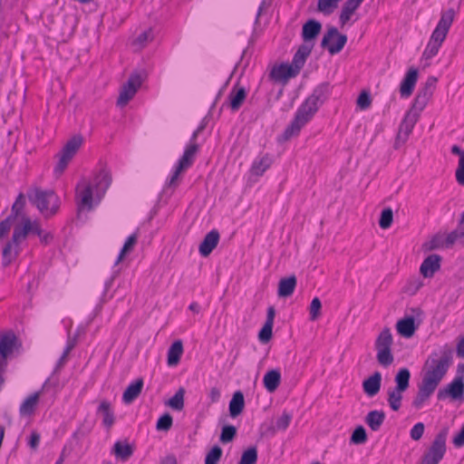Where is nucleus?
Masks as SVG:
<instances>
[{
    "instance_id": "31",
    "label": "nucleus",
    "mask_w": 464,
    "mask_h": 464,
    "mask_svg": "<svg viewBox=\"0 0 464 464\" xmlns=\"http://www.w3.org/2000/svg\"><path fill=\"white\" fill-rule=\"evenodd\" d=\"M436 389L433 387L420 382L419 385L418 392L415 398L412 401V406L416 410H420L422 408L423 404L430 399V397L433 394Z\"/></svg>"
},
{
    "instance_id": "35",
    "label": "nucleus",
    "mask_w": 464,
    "mask_h": 464,
    "mask_svg": "<svg viewBox=\"0 0 464 464\" xmlns=\"http://www.w3.org/2000/svg\"><path fill=\"white\" fill-rule=\"evenodd\" d=\"M281 382V372L278 369L268 371L263 378V383L267 392H275Z\"/></svg>"
},
{
    "instance_id": "62",
    "label": "nucleus",
    "mask_w": 464,
    "mask_h": 464,
    "mask_svg": "<svg viewBox=\"0 0 464 464\" xmlns=\"http://www.w3.org/2000/svg\"><path fill=\"white\" fill-rule=\"evenodd\" d=\"M199 150V146L197 144V143H193V144H188L186 148H185V150L183 152V155L184 156H187L189 160H191L192 161L195 160V157H196V154L197 152Z\"/></svg>"
},
{
    "instance_id": "57",
    "label": "nucleus",
    "mask_w": 464,
    "mask_h": 464,
    "mask_svg": "<svg viewBox=\"0 0 464 464\" xmlns=\"http://www.w3.org/2000/svg\"><path fill=\"white\" fill-rule=\"evenodd\" d=\"M425 426L422 422L416 423L410 431V436L413 440H419L423 436Z\"/></svg>"
},
{
    "instance_id": "60",
    "label": "nucleus",
    "mask_w": 464,
    "mask_h": 464,
    "mask_svg": "<svg viewBox=\"0 0 464 464\" xmlns=\"http://www.w3.org/2000/svg\"><path fill=\"white\" fill-rule=\"evenodd\" d=\"M455 177L459 185L464 186V157L459 159Z\"/></svg>"
},
{
    "instance_id": "22",
    "label": "nucleus",
    "mask_w": 464,
    "mask_h": 464,
    "mask_svg": "<svg viewBox=\"0 0 464 464\" xmlns=\"http://www.w3.org/2000/svg\"><path fill=\"white\" fill-rule=\"evenodd\" d=\"M96 413L102 415V425L107 430H110L113 426L116 418L112 410L111 403L109 401H102L97 408Z\"/></svg>"
},
{
    "instance_id": "8",
    "label": "nucleus",
    "mask_w": 464,
    "mask_h": 464,
    "mask_svg": "<svg viewBox=\"0 0 464 464\" xmlns=\"http://www.w3.org/2000/svg\"><path fill=\"white\" fill-rule=\"evenodd\" d=\"M347 43V36L340 34L334 26L328 27L321 41V47L326 49L330 54L339 53Z\"/></svg>"
},
{
    "instance_id": "53",
    "label": "nucleus",
    "mask_w": 464,
    "mask_h": 464,
    "mask_svg": "<svg viewBox=\"0 0 464 464\" xmlns=\"http://www.w3.org/2000/svg\"><path fill=\"white\" fill-rule=\"evenodd\" d=\"M24 205H25L24 195L23 193H20L17 196L14 203L12 206V209H11V214L10 215H13V217L16 218L21 214Z\"/></svg>"
},
{
    "instance_id": "51",
    "label": "nucleus",
    "mask_w": 464,
    "mask_h": 464,
    "mask_svg": "<svg viewBox=\"0 0 464 464\" xmlns=\"http://www.w3.org/2000/svg\"><path fill=\"white\" fill-rule=\"evenodd\" d=\"M367 440L366 430L362 426H358L353 431L351 442L354 444H363Z\"/></svg>"
},
{
    "instance_id": "42",
    "label": "nucleus",
    "mask_w": 464,
    "mask_h": 464,
    "mask_svg": "<svg viewBox=\"0 0 464 464\" xmlns=\"http://www.w3.org/2000/svg\"><path fill=\"white\" fill-rule=\"evenodd\" d=\"M341 0H318L317 11L324 15H330L338 6Z\"/></svg>"
},
{
    "instance_id": "20",
    "label": "nucleus",
    "mask_w": 464,
    "mask_h": 464,
    "mask_svg": "<svg viewBox=\"0 0 464 464\" xmlns=\"http://www.w3.org/2000/svg\"><path fill=\"white\" fill-rule=\"evenodd\" d=\"M298 74L296 70L291 64L281 63L278 66H274L271 70L269 76L275 82H286L290 78Z\"/></svg>"
},
{
    "instance_id": "46",
    "label": "nucleus",
    "mask_w": 464,
    "mask_h": 464,
    "mask_svg": "<svg viewBox=\"0 0 464 464\" xmlns=\"http://www.w3.org/2000/svg\"><path fill=\"white\" fill-rule=\"evenodd\" d=\"M257 461V450L256 447H250L242 453L241 459L237 464H256Z\"/></svg>"
},
{
    "instance_id": "15",
    "label": "nucleus",
    "mask_w": 464,
    "mask_h": 464,
    "mask_svg": "<svg viewBox=\"0 0 464 464\" xmlns=\"http://www.w3.org/2000/svg\"><path fill=\"white\" fill-rule=\"evenodd\" d=\"M29 233L41 236L43 230L37 222H32L29 218L23 217V225H17L14 228V241L24 240Z\"/></svg>"
},
{
    "instance_id": "55",
    "label": "nucleus",
    "mask_w": 464,
    "mask_h": 464,
    "mask_svg": "<svg viewBox=\"0 0 464 464\" xmlns=\"http://www.w3.org/2000/svg\"><path fill=\"white\" fill-rule=\"evenodd\" d=\"M273 334V325L265 324L258 333V339L262 343H268Z\"/></svg>"
},
{
    "instance_id": "52",
    "label": "nucleus",
    "mask_w": 464,
    "mask_h": 464,
    "mask_svg": "<svg viewBox=\"0 0 464 464\" xmlns=\"http://www.w3.org/2000/svg\"><path fill=\"white\" fill-rule=\"evenodd\" d=\"M92 430V424L87 422V420H84L82 423L80 424V426L77 428V430L73 432L72 437L74 439H82L86 436H88Z\"/></svg>"
},
{
    "instance_id": "24",
    "label": "nucleus",
    "mask_w": 464,
    "mask_h": 464,
    "mask_svg": "<svg viewBox=\"0 0 464 464\" xmlns=\"http://www.w3.org/2000/svg\"><path fill=\"white\" fill-rule=\"evenodd\" d=\"M364 0H346L341 9L339 23L344 26L351 19L353 13L360 7Z\"/></svg>"
},
{
    "instance_id": "30",
    "label": "nucleus",
    "mask_w": 464,
    "mask_h": 464,
    "mask_svg": "<svg viewBox=\"0 0 464 464\" xmlns=\"http://www.w3.org/2000/svg\"><path fill=\"white\" fill-rule=\"evenodd\" d=\"M17 338L13 332L5 333L0 339V355L5 359L14 351Z\"/></svg>"
},
{
    "instance_id": "34",
    "label": "nucleus",
    "mask_w": 464,
    "mask_h": 464,
    "mask_svg": "<svg viewBox=\"0 0 464 464\" xmlns=\"http://www.w3.org/2000/svg\"><path fill=\"white\" fill-rule=\"evenodd\" d=\"M385 412L382 410L371 411L365 417V423L372 431H378L385 420Z\"/></svg>"
},
{
    "instance_id": "61",
    "label": "nucleus",
    "mask_w": 464,
    "mask_h": 464,
    "mask_svg": "<svg viewBox=\"0 0 464 464\" xmlns=\"http://www.w3.org/2000/svg\"><path fill=\"white\" fill-rule=\"evenodd\" d=\"M425 246L428 250H434L440 247H444V240L440 236L437 235L434 236Z\"/></svg>"
},
{
    "instance_id": "4",
    "label": "nucleus",
    "mask_w": 464,
    "mask_h": 464,
    "mask_svg": "<svg viewBox=\"0 0 464 464\" xmlns=\"http://www.w3.org/2000/svg\"><path fill=\"white\" fill-rule=\"evenodd\" d=\"M29 201L45 217L54 215L59 208V198L53 190L34 188L28 191Z\"/></svg>"
},
{
    "instance_id": "49",
    "label": "nucleus",
    "mask_w": 464,
    "mask_h": 464,
    "mask_svg": "<svg viewBox=\"0 0 464 464\" xmlns=\"http://www.w3.org/2000/svg\"><path fill=\"white\" fill-rule=\"evenodd\" d=\"M172 416L169 413L166 412L163 415H161L157 420L156 429L158 430L168 431L172 427Z\"/></svg>"
},
{
    "instance_id": "50",
    "label": "nucleus",
    "mask_w": 464,
    "mask_h": 464,
    "mask_svg": "<svg viewBox=\"0 0 464 464\" xmlns=\"http://www.w3.org/2000/svg\"><path fill=\"white\" fill-rule=\"evenodd\" d=\"M440 46H441L440 44H438L436 42L429 40V42L425 47V50L422 53V57L425 60H430V59L433 58L439 53Z\"/></svg>"
},
{
    "instance_id": "44",
    "label": "nucleus",
    "mask_w": 464,
    "mask_h": 464,
    "mask_svg": "<svg viewBox=\"0 0 464 464\" xmlns=\"http://www.w3.org/2000/svg\"><path fill=\"white\" fill-rule=\"evenodd\" d=\"M459 239H461L464 243V227L462 228L458 227L447 235L444 240V247H451Z\"/></svg>"
},
{
    "instance_id": "39",
    "label": "nucleus",
    "mask_w": 464,
    "mask_h": 464,
    "mask_svg": "<svg viewBox=\"0 0 464 464\" xmlns=\"http://www.w3.org/2000/svg\"><path fill=\"white\" fill-rule=\"evenodd\" d=\"M411 372L407 368H401L395 375L396 386L393 389L405 392L410 386Z\"/></svg>"
},
{
    "instance_id": "56",
    "label": "nucleus",
    "mask_w": 464,
    "mask_h": 464,
    "mask_svg": "<svg viewBox=\"0 0 464 464\" xmlns=\"http://www.w3.org/2000/svg\"><path fill=\"white\" fill-rule=\"evenodd\" d=\"M321 308V300L318 297H314L310 304V320L314 321L318 318Z\"/></svg>"
},
{
    "instance_id": "11",
    "label": "nucleus",
    "mask_w": 464,
    "mask_h": 464,
    "mask_svg": "<svg viewBox=\"0 0 464 464\" xmlns=\"http://www.w3.org/2000/svg\"><path fill=\"white\" fill-rule=\"evenodd\" d=\"M437 78L434 76H429L423 84L419 89V92L414 99L412 109L417 111H422L430 97L433 94V92L436 88Z\"/></svg>"
},
{
    "instance_id": "9",
    "label": "nucleus",
    "mask_w": 464,
    "mask_h": 464,
    "mask_svg": "<svg viewBox=\"0 0 464 464\" xmlns=\"http://www.w3.org/2000/svg\"><path fill=\"white\" fill-rule=\"evenodd\" d=\"M455 11L452 8H450L446 11H443L440 14V18L433 30L430 40L436 42L438 44H442L445 41L447 34L450 31V28L454 21Z\"/></svg>"
},
{
    "instance_id": "21",
    "label": "nucleus",
    "mask_w": 464,
    "mask_h": 464,
    "mask_svg": "<svg viewBox=\"0 0 464 464\" xmlns=\"http://www.w3.org/2000/svg\"><path fill=\"white\" fill-rule=\"evenodd\" d=\"M313 48L314 44H303L294 54L291 65L298 73L304 65L306 59L311 54Z\"/></svg>"
},
{
    "instance_id": "14",
    "label": "nucleus",
    "mask_w": 464,
    "mask_h": 464,
    "mask_svg": "<svg viewBox=\"0 0 464 464\" xmlns=\"http://www.w3.org/2000/svg\"><path fill=\"white\" fill-rule=\"evenodd\" d=\"M463 395L464 381L461 380V377H455L446 388L439 390L437 398L439 401L445 400L447 397H450L453 400H459L463 399Z\"/></svg>"
},
{
    "instance_id": "19",
    "label": "nucleus",
    "mask_w": 464,
    "mask_h": 464,
    "mask_svg": "<svg viewBox=\"0 0 464 464\" xmlns=\"http://www.w3.org/2000/svg\"><path fill=\"white\" fill-rule=\"evenodd\" d=\"M219 232L217 229H212L209 231L199 245V254L204 257L208 256L217 247L219 242Z\"/></svg>"
},
{
    "instance_id": "23",
    "label": "nucleus",
    "mask_w": 464,
    "mask_h": 464,
    "mask_svg": "<svg viewBox=\"0 0 464 464\" xmlns=\"http://www.w3.org/2000/svg\"><path fill=\"white\" fill-rule=\"evenodd\" d=\"M21 241H14V235L12 239L8 241L2 250V265L4 267L8 266L18 256Z\"/></svg>"
},
{
    "instance_id": "5",
    "label": "nucleus",
    "mask_w": 464,
    "mask_h": 464,
    "mask_svg": "<svg viewBox=\"0 0 464 464\" xmlns=\"http://www.w3.org/2000/svg\"><path fill=\"white\" fill-rule=\"evenodd\" d=\"M393 338L389 328H384L377 336L374 348L377 352L376 360L380 365L384 368L389 367L394 361L392 352Z\"/></svg>"
},
{
    "instance_id": "26",
    "label": "nucleus",
    "mask_w": 464,
    "mask_h": 464,
    "mask_svg": "<svg viewBox=\"0 0 464 464\" xmlns=\"http://www.w3.org/2000/svg\"><path fill=\"white\" fill-rule=\"evenodd\" d=\"M246 98V91L244 87L237 83L233 86L229 94V106L232 111H238Z\"/></svg>"
},
{
    "instance_id": "1",
    "label": "nucleus",
    "mask_w": 464,
    "mask_h": 464,
    "mask_svg": "<svg viewBox=\"0 0 464 464\" xmlns=\"http://www.w3.org/2000/svg\"><path fill=\"white\" fill-rule=\"evenodd\" d=\"M331 93V87L328 82H322L317 85L311 95L297 109L294 119L285 128L283 136L289 140L299 134L301 129L313 118L319 108L327 101Z\"/></svg>"
},
{
    "instance_id": "45",
    "label": "nucleus",
    "mask_w": 464,
    "mask_h": 464,
    "mask_svg": "<svg viewBox=\"0 0 464 464\" xmlns=\"http://www.w3.org/2000/svg\"><path fill=\"white\" fill-rule=\"evenodd\" d=\"M223 450L218 445H215L211 448V450L207 453L205 457L204 464H218Z\"/></svg>"
},
{
    "instance_id": "12",
    "label": "nucleus",
    "mask_w": 464,
    "mask_h": 464,
    "mask_svg": "<svg viewBox=\"0 0 464 464\" xmlns=\"http://www.w3.org/2000/svg\"><path fill=\"white\" fill-rule=\"evenodd\" d=\"M142 83L141 76L139 73L130 74L129 80L123 84L117 100V105L124 107L135 95Z\"/></svg>"
},
{
    "instance_id": "27",
    "label": "nucleus",
    "mask_w": 464,
    "mask_h": 464,
    "mask_svg": "<svg viewBox=\"0 0 464 464\" xmlns=\"http://www.w3.org/2000/svg\"><path fill=\"white\" fill-rule=\"evenodd\" d=\"M417 328L418 325L415 324V319L411 315L406 316L399 320L396 324V329L398 334L405 338L411 337L414 334Z\"/></svg>"
},
{
    "instance_id": "29",
    "label": "nucleus",
    "mask_w": 464,
    "mask_h": 464,
    "mask_svg": "<svg viewBox=\"0 0 464 464\" xmlns=\"http://www.w3.org/2000/svg\"><path fill=\"white\" fill-rule=\"evenodd\" d=\"M144 382L141 378H139L130 383L122 394V401L126 404L131 403L140 394Z\"/></svg>"
},
{
    "instance_id": "64",
    "label": "nucleus",
    "mask_w": 464,
    "mask_h": 464,
    "mask_svg": "<svg viewBox=\"0 0 464 464\" xmlns=\"http://www.w3.org/2000/svg\"><path fill=\"white\" fill-rule=\"evenodd\" d=\"M452 443L457 448L464 446V424L462 425L460 430L454 436Z\"/></svg>"
},
{
    "instance_id": "10",
    "label": "nucleus",
    "mask_w": 464,
    "mask_h": 464,
    "mask_svg": "<svg viewBox=\"0 0 464 464\" xmlns=\"http://www.w3.org/2000/svg\"><path fill=\"white\" fill-rule=\"evenodd\" d=\"M420 111H414L412 108L408 111L398 130V133L395 140V148H398L401 144H404L411 133L416 122L418 121Z\"/></svg>"
},
{
    "instance_id": "36",
    "label": "nucleus",
    "mask_w": 464,
    "mask_h": 464,
    "mask_svg": "<svg viewBox=\"0 0 464 464\" xmlns=\"http://www.w3.org/2000/svg\"><path fill=\"white\" fill-rule=\"evenodd\" d=\"M112 452L117 459L121 461H127L134 453V448L128 442L116 441Z\"/></svg>"
},
{
    "instance_id": "47",
    "label": "nucleus",
    "mask_w": 464,
    "mask_h": 464,
    "mask_svg": "<svg viewBox=\"0 0 464 464\" xmlns=\"http://www.w3.org/2000/svg\"><path fill=\"white\" fill-rule=\"evenodd\" d=\"M237 435V428L233 425H225L222 428L219 440L226 444L231 442Z\"/></svg>"
},
{
    "instance_id": "59",
    "label": "nucleus",
    "mask_w": 464,
    "mask_h": 464,
    "mask_svg": "<svg viewBox=\"0 0 464 464\" xmlns=\"http://www.w3.org/2000/svg\"><path fill=\"white\" fill-rule=\"evenodd\" d=\"M14 219L15 218H14L13 215H9L6 218L0 222V238L8 233Z\"/></svg>"
},
{
    "instance_id": "33",
    "label": "nucleus",
    "mask_w": 464,
    "mask_h": 464,
    "mask_svg": "<svg viewBox=\"0 0 464 464\" xmlns=\"http://www.w3.org/2000/svg\"><path fill=\"white\" fill-rule=\"evenodd\" d=\"M297 284L295 276L281 278L278 283L277 295L279 297H288L294 293Z\"/></svg>"
},
{
    "instance_id": "6",
    "label": "nucleus",
    "mask_w": 464,
    "mask_h": 464,
    "mask_svg": "<svg viewBox=\"0 0 464 464\" xmlns=\"http://www.w3.org/2000/svg\"><path fill=\"white\" fill-rule=\"evenodd\" d=\"M449 434V428H442L435 436L431 445L423 454L420 464H439L443 459L447 446L446 440Z\"/></svg>"
},
{
    "instance_id": "40",
    "label": "nucleus",
    "mask_w": 464,
    "mask_h": 464,
    "mask_svg": "<svg viewBox=\"0 0 464 464\" xmlns=\"http://www.w3.org/2000/svg\"><path fill=\"white\" fill-rule=\"evenodd\" d=\"M137 241H138L137 233H133L127 237L122 248L121 249V251L119 253V256L115 262L116 265L119 264L129 253H130L133 250L134 246L137 244Z\"/></svg>"
},
{
    "instance_id": "17",
    "label": "nucleus",
    "mask_w": 464,
    "mask_h": 464,
    "mask_svg": "<svg viewBox=\"0 0 464 464\" xmlns=\"http://www.w3.org/2000/svg\"><path fill=\"white\" fill-rule=\"evenodd\" d=\"M322 30V24L315 19H308L302 27L301 36L304 44L314 41Z\"/></svg>"
},
{
    "instance_id": "2",
    "label": "nucleus",
    "mask_w": 464,
    "mask_h": 464,
    "mask_svg": "<svg viewBox=\"0 0 464 464\" xmlns=\"http://www.w3.org/2000/svg\"><path fill=\"white\" fill-rule=\"evenodd\" d=\"M112 181L111 175L105 168L102 169L94 177L93 183L82 179L76 186L77 209L92 210L93 208V192L96 198H101L105 195Z\"/></svg>"
},
{
    "instance_id": "54",
    "label": "nucleus",
    "mask_w": 464,
    "mask_h": 464,
    "mask_svg": "<svg viewBox=\"0 0 464 464\" xmlns=\"http://www.w3.org/2000/svg\"><path fill=\"white\" fill-rule=\"evenodd\" d=\"M292 420V414L287 411H284L282 415L276 420V428L278 430H285Z\"/></svg>"
},
{
    "instance_id": "58",
    "label": "nucleus",
    "mask_w": 464,
    "mask_h": 464,
    "mask_svg": "<svg viewBox=\"0 0 464 464\" xmlns=\"http://www.w3.org/2000/svg\"><path fill=\"white\" fill-rule=\"evenodd\" d=\"M372 103V99L370 96V93L367 92H362L360 93V95L357 98V105L362 110H365L370 107Z\"/></svg>"
},
{
    "instance_id": "43",
    "label": "nucleus",
    "mask_w": 464,
    "mask_h": 464,
    "mask_svg": "<svg viewBox=\"0 0 464 464\" xmlns=\"http://www.w3.org/2000/svg\"><path fill=\"white\" fill-rule=\"evenodd\" d=\"M185 389L180 387L176 393L169 400L168 405L176 411H181L184 408Z\"/></svg>"
},
{
    "instance_id": "18",
    "label": "nucleus",
    "mask_w": 464,
    "mask_h": 464,
    "mask_svg": "<svg viewBox=\"0 0 464 464\" xmlns=\"http://www.w3.org/2000/svg\"><path fill=\"white\" fill-rule=\"evenodd\" d=\"M441 259V256L437 254L427 256L420 265V274L425 278L432 277L434 274L440 270Z\"/></svg>"
},
{
    "instance_id": "7",
    "label": "nucleus",
    "mask_w": 464,
    "mask_h": 464,
    "mask_svg": "<svg viewBox=\"0 0 464 464\" xmlns=\"http://www.w3.org/2000/svg\"><path fill=\"white\" fill-rule=\"evenodd\" d=\"M83 139L81 135H74L63 147L59 153V160L53 169V174L59 178L66 169L69 162L75 156L82 146Z\"/></svg>"
},
{
    "instance_id": "41",
    "label": "nucleus",
    "mask_w": 464,
    "mask_h": 464,
    "mask_svg": "<svg viewBox=\"0 0 464 464\" xmlns=\"http://www.w3.org/2000/svg\"><path fill=\"white\" fill-rule=\"evenodd\" d=\"M404 392L403 391H398L396 389H390L387 392L388 394V398H387V401L389 403V406L390 408L394 411H397L400 410L401 406V400H402V393Z\"/></svg>"
},
{
    "instance_id": "63",
    "label": "nucleus",
    "mask_w": 464,
    "mask_h": 464,
    "mask_svg": "<svg viewBox=\"0 0 464 464\" xmlns=\"http://www.w3.org/2000/svg\"><path fill=\"white\" fill-rule=\"evenodd\" d=\"M194 161L189 160L187 156L182 155L178 160L175 167L179 168V170H186L193 165Z\"/></svg>"
},
{
    "instance_id": "28",
    "label": "nucleus",
    "mask_w": 464,
    "mask_h": 464,
    "mask_svg": "<svg viewBox=\"0 0 464 464\" xmlns=\"http://www.w3.org/2000/svg\"><path fill=\"white\" fill-rule=\"evenodd\" d=\"M382 383V373L380 372H375L369 378L365 379L362 382L363 392L369 396H375L381 389Z\"/></svg>"
},
{
    "instance_id": "16",
    "label": "nucleus",
    "mask_w": 464,
    "mask_h": 464,
    "mask_svg": "<svg viewBox=\"0 0 464 464\" xmlns=\"http://www.w3.org/2000/svg\"><path fill=\"white\" fill-rule=\"evenodd\" d=\"M417 80L418 70L413 67L410 68L400 85V93L402 98H408L412 94Z\"/></svg>"
},
{
    "instance_id": "13",
    "label": "nucleus",
    "mask_w": 464,
    "mask_h": 464,
    "mask_svg": "<svg viewBox=\"0 0 464 464\" xmlns=\"http://www.w3.org/2000/svg\"><path fill=\"white\" fill-rule=\"evenodd\" d=\"M56 385H57V382H52L51 378H48L43 384L41 391L32 393L27 398H25V400L22 402V404L20 405V408H19L20 415H22V416L32 415L36 409V406L38 404L39 398H40V395H41L43 390H44L45 388H47L49 386L55 387Z\"/></svg>"
},
{
    "instance_id": "25",
    "label": "nucleus",
    "mask_w": 464,
    "mask_h": 464,
    "mask_svg": "<svg viewBox=\"0 0 464 464\" xmlns=\"http://www.w3.org/2000/svg\"><path fill=\"white\" fill-rule=\"evenodd\" d=\"M364 0H346L341 9L339 23L344 26L351 19L353 13L360 7Z\"/></svg>"
},
{
    "instance_id": "3",
    "label": "nucleus",
    "mask_w": 464,
    "mask_h": 464,
    "mask_svg": "<svg viewBox=\"0 0 464 464\" xmlns=\"http://www.w3.org/2000/svg\"><path fill=\"white\" fill-rule=\"evenodd\" d=\"M452 349L446 348L443 350L440 360L433 357L438 355L436 353H431L426 361V372L421 382L436 389L450 367L452 361Z\"/></svg>"
},
{
    "instance_id": "38",
    "label": "nucleus",
    "mask_w": 464,
    "mask_h": 464,
    "mask_svg": "<svg viewBox=\"0 0 464 464\" xmlns=\"http://www.w3.org/2000/svg\"><path fill=\"white\" fill-rule=\"evenodd\" d=\"M245 400L241 391H237L229 401V414L232 418L237 417L244 410Z\"/></svg>"
},
{
    "instance_id": "37",
    "label": "nucleus",
    "mask_w": 464,
    "mask_h": 464,
    "mask_svg": "<svg viewBox=\"0 0 464 464\" xmlns=\"http://www.w3.org/2000/svg\"><path fill=\"white\" fill-rule=\"evenodd\" d=\"M183 354V343L181 340H176L168 350L167 362L169 366L177 365Z\"/></svg>"
},
{
    "instance_id": "32",
    "label": "nucleus",
    "mask_w": 464,
    "mask_h": 464,
    "mask_svg": "<svg viewBox=\"0 0 464 464\" xmlns=\"http://www.w3.org/2000/svg\"><path fill=\"white\" fill-rule=\"evenodd\" d=\"M272 158L268 154H265L256 158L250 168V172L254 176H262L272 165Z\"/></svg>"
},
{
    "instance_id": "48",
    "label": "nucleus",
    "mask_w": 464,
    "mask_h": 464,
    "mask_svg": "<svg viewBox=\"0 0 464 464\" xmlns=\"http://www.w3.org/2000/svg\"><path fill=\"white\" fill-rule=\"evenodd\" d=\"M393 220V213L392 208H384L380 216L379 226L382 229H387L392 226Z\"/></svg>"
}]
</instances>
